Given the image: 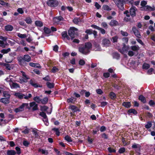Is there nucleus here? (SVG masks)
I'll use <instances>...</instances> for the list:
<instances>
[{"label":"nucleus","instance_id":"obj_1","mask_svg":"<svg viewBox=\"0 0 155 155\" xmlns=\"http://www.w3.org/2000/svg\"><path fill=\"white\" fill-rule=\"evenodd\" d=\"M92 47V44L90 42H86L84 44L81 45L78 47V51L81 53L87 55L90 52Z\"/></svg>","mask_w":155,"mask_h":155},{"label":"nucleus","instance_id":"obj_2","mask_svg":"<svg viewBox=\"0 0 155 155\" xmlns=\"http://www.w3.org/2000/svg\"><path fill=\"white\" fill-rule=\"evenodd\" d=\"M114 2L118 8L123 11L124 9V5L126 3V0H113Z\"/></svg>","mask_w":155,"mask_h":155},{"label":"nucleus","instance_id":"obj_3","mask_svg":"<svg viewBox=\"0 0 155 155\" xmlns=\"http://www.w3.org/2000/svg\"><path fill=\"white\" fill-rule=\"evenodd\" d=\"M28 106V103H23L19 107L15 108L14 111L16 113L22 111L24 110L25 108H27Z\"/></svg>","mask_w":155,"mask_h":155},{"label":"nucleus","instance_id":"obj_4","mask_svg":"<svg viewBox=\"0 0 155 155\" xmlns=\"http://www.w3.org/2000/svg\"><path fill=\"white\" fill-rule=\"evenodd\" d=\"M47 4L50 7H55L58 5V3L56 0H48L47 2Z\"/></svg>","mask_w":155,"mask_h":155},{"label":"nucleus","instance_id":"obj_5","mask_svg":"<svg viewBox=\"0 0 155 155\" xmlns=\"http://www.w3.org/2000/svg\"><path fill=\"white\" fill-rule=\"evenodd\" d=\"M6 80L7 81L9 82V84L11 88H14L19 87V86L18 84L17 83H13L10 78H7L6 79Z\"/></svg>","mask_w":155,"mask_h":155},{"label":"nucleus","instance_id":"obj_6","mask_svg":"<svg viewBox=\"0 0 155 155\" xmlns=\"http://www.w3.org/2000/svg\"><path fill=\"white\" fill-rule=\"evenodd\" d=\"M29 84L33 87H34L35 88H38V87H42V86L41 85H40V84H38L37 82L35 80L33 79H31L29 81Z\"/></svg>","mask_w":155,"mask_h":155},{"label":"nucleus","instance_id":"obj_7","mask_svg":"<svg viewBox=\"0 0 155 155\" xmlns=\"http://www.w3.org/2000/svg\"><path fill=\"white\" fill-rule=\"evenodd\" d=\"M141 10L146 11H153L155 10V7H151L148 5H146L143 7H141L140 8Z\"/></svg>","mask_w":155,"mask_h":155},{"label":"nucleus","instance_id":"obj_8","mask_svg":"<svg viewBox=\"0 0 155 155\" xmlns=\"http://www.w3.org/2000/svg\"><path fill=\"white\" fill-rule=\"evenodd\" d=\"M110 45V40L107 38H104L102 41V45L103 46L107 47L109 46Z\"/></svg>","mask_w":155,"mask_h":155},{"label":"nucleus","instance_id":"obj_9","mask_svg":"<svg viewBox=\"0 0 155 155\" xmlns=\"http://www.w3.org/2000/svg\"><path fill=\"white\" fill-rule=\"evenodd\" d=\"M21 73L22 74V77L21 80L22 82H26L27 81V80L30 79L29 77L23 71H21Z\"/></svg>","mask_w":155,"mask_h":155},{"label":"nucleus","instance_id":"obj_10","mask_svg":"<svg viewBox=\"0 0 155 155\" xmlns=\"http://www.w3.org/2000/svg\"><path fill=\"white\" fill-rule=\"evenodd\" d=\"M130 49L129 46H126L124 44L121 49L119 50V51L122 54H124L125 52H127Z\"/></svg>","mask_w":155,"mask_h":155},{"label":"nucleus","instance_id":"obj_11","mask_svg":"<svg viewBox=\"0 0 155 155\" xmlns=\"http://www.w3.org/2000/svg\"><path fill=\"white\" fill-rule=\"evenodd\" d=\"M30 106L33 110H35L38 109V104L35 102L30 103Z\"/></svg>","mask_w":155,"mask_h":155},{"label":"nucleus","instance_id":"obj_12","mask_svg":"<svg viewBox=\"0 0 155 155\" xmlns=\"http://www.w3.org/2000/svg\"><path fill=\"white\" fill-rule=\"evenodd\" d=\"M133 31L136 36L138 38H140L141 35L138 30L135 27H133L132 28Z\"/></svg>","mask_w":155,"mask_h":155},{"label":"nucleus","instance_id":"obj_13","mask_svg":"<svg viewBox=\"0 0 155 155\" xmlns=\"http://www.w3.org/2000/svg\"><path fill=\"white\" fill-rule=\"evenodd\" d=\"M137 10L136 8L134 7H132L130 8V12L132 16L134 17L136 15V11Z\"/></svg>","mask_w":155,"mask_h":155},{"label":"nucleus","instance_id":"obj_14","mask_svg":"<svg viewBox=\"0 0 155 155\" xmlns=\"http://www.w3.org/2000/svg\"><path fill=\"white\" fill-rule=\"evenodd\" d=\"M63 18L61 16L56 17L53 18L54 22L56 23H58L60 21L63 20Z\"/></svg>","mask_w":155,"mask_h":155},{"label":"nucleus","instance_id":"obj_15","mask_svg":"<svg viewBox=\"0 0 155 155\" xmlns=\"http://www.w3.org/2000/svg\"><path fill=\"white\" fill-rule=\"evenodd\" d=\"M69 35L71 37V39L73 40L74 38L75 31L72 29H70L68 31Z\"/></svg>","mask_w":155,"mask_h":155},{"label":"nucleus","instance_id":"obj_16","mask_svg":"<svg viewBox=\"0 0 155 155\" xmlns=\"http://www.w3.org/2000/svg\"><path fill=\"white\" fill-rule=\"evenodd\" d=\"M0 102L4 104H8L9 103V99L6 98H2L0 99Z\"/></svg>","mask_w":155,"mask_h":155},{"label":"nucleus","instance_id":"obj_17","mask_svg":"<svg viewBox=\"0 0 155 155\" xmlns=\"http://www.w3.org/2000/svg\"><path fill=\"white\" fill-rule=\"evenodd\" d=\"M109 25L112 26H116L118 25V22L116 20H112L109 24Z\"/></svg>","mask_w":155,"mask_h":155},{"label":"nucleus","instance_id":"obj_18","mask_svg":"<svg viewBox=\"0 0 155 155\" xmlns=\"http://www.w3.org/2000/svg\"><path fill=\"white\" fill-rule=\"evenodd\" d=\"M14 95L16 97L21 99L23 98L24 94L20 93H16Z\"/></svg>","mask_w":155,"mask_h":155},{"label":"nucleus","instance_id":"obj_19","mask_svg":"<svg viewBox=\"0 0 155 155\" xmlns=\"http://www.w3.org/2000/svg\"><path fill=\"white\" fill-rule=\"evenodd\" d=\"M5 28L6 31H11L13 30V27L12 25H8L5 26Z\"/></svg>","mask_w":155,"mask_h":155},{"label":"nucleus","instance_id":"obj_20","mask_svg":"<svg viewBox=\"0 0 155 155\" xmlns=\"http://www.w3.org/2000/svg\"><path fill=\"white\" fill-rule=\"evenodd\" d=\"M29 64L30 66L32 67L38 68H41L40 65L38 64H35L32 62H30L29 63Z\"/></svg>","mask_w":155,"mask_h":155},{"label":"nucleus","instance_id":"obj_21","mask_svg":"<svg viewBox=\"0 0 155 155\" xmlns=\"http://www.w3.org/2000/svg\"><path fill=\"white\" fill-rule=\"evenodd\" d=\"M130 49L134 51H137L139 50L140 47L138 45H135L131 46L130 47Z\"/></svg>","mask_w":155,"mask_h":155},{"label":"nucleus","instance_id":"obj_22","mask_svg":"<svg viewBox=\"0 0 155 155\" xmlns=\"http://www.w3.org/2000/svg\"><path fill=\"white\" fill-rule=\"evenodd\" d=\"M3 96L5 97V98H6L9 99L11 95L9 93L6 91H4L3 92Z\"/></svg>","mask_w":155,"mask_h":155},{"label":"nucleus","instance_id":"obj_23","mask_svg":"<svg viewBox=\"0 0 155 155\" xmlns=\"http://www.w3.org/2000/svg\"><path fill=\"white\" fill-rule=\"evenodd\" d=\"M24 60L27 62H29L31 61V57L28 55H25L23 58Z\"/></svg>","mask_w":155,"mask_h":155},{"label":"nucleus","instance_id":"obj_24","mask_svg":"<svg viewBox=\"0 0 155 155\" xmlns=\"http://www.w3.org/2000/svg\"><path fill=\"white\" fill-rule=\"evenodd\" d=\"M25 21L28 24H31L32 23V20L30 17L26 18L25 19Z\"/></svg>","mask_w":155,"mask_h":155},{"label":"nucleus","instance_id":"obj_25","mask_svg":"<svg viewBox=\"0 0 155 155\" xmlns=\"http://www.w3.org/2000/svg\"><path fill=\"white\" fill-rule=\"evenodd\" d=\"M16 153L15 151L14 150H8L7 152V155H15Z\"/></svg>","mask_w":155,"mask_h":155},{"label":"nucleus","instance_id":"obj_26","mask_svg":"<svg viewBox=\"0 0 155 155\" xmlns=\"http://www.w3.org/2000/svg\"><path fill=\"white\" fill-rule=\"evenodd\" d=\"M139 99L144 103L146 102V101L145 98L142 95H140L139 96Z\"/></svg>","mask_w":155,"mask_h":155},{"label":"nucleus","instance_id":"obj_27","mask_svg":"<svg viewBox=\"0 0 155 155\" xmlns=\"http://www.w3.org/2000/svg\"><path fill=\"white\" fill-rule=\"evenodd\" d=\"M35 25L39 27H41L43 25V24L42 22L39 21H36L35 22Z\"/></svg>","mask_w":155,"mask_h":155},{"label":"nucleus","instance_id":"obj_28","mask_svg":"<svg viewBox=\"0 0 155 155\" xmlns=\"http://www.w3.org/2000/svg\"><path fill=\"white\" fill-rule=\"evenodd\" d=\"M122 105L127 108H129L131 106V104L130 102H124Z\"/></svg>","mask_w":155,"mask_h":155},{"label":"nucleus","instance_id":"obj_29","mask_svg":"<svg viewBox=\"0 0 155 155\" xmlns=\"http://www.w3.org/2000/svg\"><path fill=\"white\" fill-rule=\"evenodd\" d=\"M10 48H8L7 49H3L1 50L0 51L2 53L4 54L8 53V52H10Z\"/></svg>","mask_w":155,"mask_h":155},{"label":"nucleus","instance_id":"obj_30","mask_svg":"<svg viewBox=\"0 0 155 155\" xmlns=\"http://www.w3.org/2000/svg\"><path fill=\"white\" fill-rule=\"evenodd\" d=\"M48 101V99L47 97H45L43 99H41V102L43 104H46Z\"/></svg>","mask_w":155,"mask_h":155},{"label":"nucleus","instance_id":"obj_31","mask_svg":"<svg viewBox=\"0 0 155 155\" xmlns=\"http://www.w3.org/2000/svg\"><path fill=\"white\" fill-rule=\"evenodd\" d=\"M33 100L38 103H41V99L39 96H36L33 98Z\"/></svg>","mask_w":155,"mask_h":155},{"label":"nucleus","instance_id":"obj_32","mask_svg":"<svg viewBox=\"0 0 155 155\" xmlns=\"http://www.w3.org/2000/svg\"><path fill=\"white\" fill-rule=\"evenodd\" d=\"M70 109L73 110L74 112L79 110L77 107L74 105H71L70 107Z\"/></svg>","mask_w":155,"mask_h":155},{"label":"nucleus","instance_id":"obj_33","mask_svg":"<svg viewBox=\"0 0 155 155\" xmlns=\"http://www.w3.org/2000/svg\"><path fill=\"white\" fill-rule=\"evenodd\" d=\"M46 84L48 87L50 88H53L54 87V84L53 83H51L49 82H47Z\"/></svg>","mask_w":155,"mask_h":155},{"label":"nucleus","instance_id":"obj_34","mask_svg":"<svg viewBox=\"0 0 155 155\" xmlns=\"http://www.w3.org/2000/svg\"><path fill=\"white\" fill-rule=\"evenodd\" d=\"M152 126V123L150 121L147 122V124L145 125V128L147 129H148L150 128Z\"/></svg>","mask_w":155,"mask_h":155},{"label":"nucleus","instance_id":"obj_35","mask_svg":"<svg viewBox=\"0 0 155 155\" xmlns=\"http://www.w3.org/2000/svg\"><path fill=\"white\" fill-rule=\"evenodd\" d=\"M44 31L45 33L47 34H49L51 32L50 29L46 27H44Z\"/></svg>","mask_w":155,"mask_h":155},{"label":"nucleus","instance_id":"obj_36","mask_svg":"<svg viewBox=\"0 0 155 155\" xmlns=\"http://www.w3.org/2000/svg\"><path fill=\"white\" fill-rule=\"evenodd\" d=\"M52 130L54 131V132L55 133V134L57 136H59L60 135V132L59 131L58 129L56 128H54L52 129Z\"/></svg>","mask_w":155,"mask_h":155},{"label":"nucleus","instance_id":"obj_37","mask_svg":"<svg viewBox=\"0 0 155 155\" xmlns=\"http://www.w3.org/2000/svg\"><path fill=\"white\" fill-rule=\"evenodd\" d=\"M76 100V99L73 97H71V98L68 99L67 100V101L68 103H73Z\"/></svg>","mask_w":155,"mask_h":155},{"label":"nucleus","instance_id":"obj_38","mask_svg":"<svg viewBox=\"0 0 155 155\" xmlns=\"http://www.w3.org/2000/svg\"><path fill=\"white\" fill-rule=\"evenodd\" d=\"M128 112L129 114L133 113L135 115L137 113V111L136 110L132 109L129 110Z\"/></svg>","mask_w":155,"mask_h":155},{"label":"nucleus","instance_id":"obj_39","mask_svg":"<svg viewBox=\"0 0 155 155\" xmlns=\"http://www.w3.org/2000/svg\"><path fill=\"white\" fill-rule=\"evenodd\" d=\"M8 45L7 43L5 44L3 41L0 40V46L3 48H4L6 46Z\"/></svg>","mask_w":155,"mask_h":155},{"label":"nucleus","instance_id":"obj_40","mask_svg":"<svg viewBox=\"0 0 155 155\" xmlns=\"http://www.w3.org/2000/svg\"><path fill=\"white\" fill-rule=\"evenodd\" d=\"M110 98L112 99H114L116 97V94L113 92H111L110 93Z\"/></svg>","mask_w":155,"mask_h":155},{"label":"nucleus","instance_id":"obj_41","mask_svg":"<svg viewBox=\"0 0 155 155\" xmlns=\"http://www.w3.org/2000/svg\"><path fill=\"white\" fill-rule=\"evenodd\" d=\"M150 67V65L146 63H144L143 65V69H147Z\"/></svg>","mask_w":155,"mask_h":155},{"label":"nucleus","instance_id":"obj_42","mask_svg":"<svg viewBox=\"0 0 155 155\" xmlns=\"http://www.w3.org/2000/svg\"><path fill=\"white\" fill-rule=\"evenodd\" d=\"M38 151L41 152V153H42L43 154H46L47 155L48 153V152L47 151H46L45 150H43L42 149H39L38 150Z\"/></svg>","mask_w":155,"mask_h":155},{"label":"nucleus","instance_id":"obj_43","mask_svg":"<svg viewBox=\"0 0 155 155\" xmlns=\"http://www.w3.org/2000/svg\"><path fill=\"white\" fill-rule=\"evenodd\" d=\"M17 35L19 37L22 38H25L27 36L25 34H22L20 33H18Z\"/></svg>","mask_w":155,"mask_h":155},{"label":"nucleus","instance_id":"obj_44","mask_svg":"<svg viewBox=\"0 0 155 155\" xmlns=\"http://www.w3.org/2000/svg\"><path fill=\"white\" fill-rule=\"evenodd\" d=\"M118 37L117 36H115L112 38V40L113 43L117 42Z\"/></svg>","mask_w":155,"mask_h":155},{"label":"nucleus","instance_id":"obj_45","mask_svg":"<svg viewBox=\"0 0 155 155\" xmlns=\"http://www.w3.org/2000/svg\"><path fill=\"white\" fill-rule=\"evenodd\" d=\"M23 96V98H24L25 99L28 100L31 97L32 95L31 94H28V95H25L24 94V96Z\"/></svg>","mask_w":155,"mask_h":155},{"label":"nucleus","instance_id":"obj_46","mask_svg":"<svg viewBox=\"0 0 155 155\" xmlns=\"http://www.w3.org/2000/svg\"><path fill=\"white\" fill-rule=\"evenodd\" d=\"M113 57L116 59H118L120 58V55L117 53H115L113 54Z\"/></svg>","mask_w":155,"mask_h":155},{"label":"nucleus","instance_id":"obj_47","mask_svg":"<svg viewBox=\"0 0 155 155\" xmlns=\"http://www.w3.org/2000/svg\"><path fill=\"white\" fill-rule=\"evenodd\" d=\"M101 26L105 29H107L108 28V25L105 22H102L101 25Z\"/></svg>","mask_w":155,"mask_h":155},{"label":"nucleus","instance_id":"obj_48","mask_svg":"<svg viewBox=\"0 0 155 155\" xmlns=\"http://www.w3.org/2000/svg\"><path fill=\"white\" fill-rule=\"evenodd\" d=\"M65 139L69 142H71L72 141L71 138L68 135L66 136L65 137Z\"/></svg>","mask_w":155,"mask_h":155},{"label":"nucleus","instance_id":"obj_49","mask_svg":"<svg viewBox=\"0 0 155 155\" xmlns=\"http://www.w3.org/2000/svg\"><path fill=\"white\" fill-rule=\"evenodd\" d=\"M103 8L104 10L107 11H109L111 10V8L107 5H103Z\"/></svg>","mask_w":155,"mask_h":155},{"label":"nucleus","instance_id":"obj_50","mask_svg":"<svg viewBox=\"0 0 155 155\" xmlns=\"http://www.w3.org/2000/svg\"><path fill=\"white\" fill-rule=\"evenodd\" d=\"M98 30L100 31V32L102 34H104L106 33V31L103 28L99 27Z\"/></svg>","mask_w":155,"mask_h":155},{"label":"nucleus","instance_id":"obj_51","mask_svg":"<svg viewBox=\"0 0 155 155\" xmlns=\"http://www.w3.org/2000/svg\"><path fill=\"white\" fill-rule=\"evenodd\" d=\"M43 121L44 122L46 126H48L49 125L48 122V120L47 117H45L43 119Z\"/></svg>","mask_w":155,"mask_h":155},{"label":"nucleus","instance_id":"obj_52","mask_svg":"<svg viewBox=\"0 0 155 155\" xmlns=\"http://www.w3.org/2000/svg\"><path fill=\"white\" fill-rule=\"evenodd\" d=\"M0 4L4 6H8V3H5L2 0H0Z\"/></svg>","mask_w":155,"mask_h":155},{"label":"nucleus","instance_id":"obj_53","mask_svg":"<svg viewBox=\"0 0 155 155\" xmlns=\"http://www.w3.org/2000/svg\"><path fill=\"white\" fill-rule=\"evenodd\" d=\"M18 13L20 14H23L24 13V11L21 8H19L17 9Z\"/></svg>","mask_w":155,"mask_h":155},{"label":"nucleus","instance_id":"obj_54","mask_svg":"<svg viewBox=\"0 0 155 155\" xmlns=\"http://www.w3.org/2000/svg\"><path fill=\"white\" fill-rule=\"evenodd\" d=\"M58 71V69L56 67H54L52 69L51 71L53 73H55V72Z\"/></svg>","mask_w":155,"mask_h":155},{"label":"nucleus","instance_id":"obj_55","mask_svg":"<svg viewBox=\"0 0 155 155\" xmlns=\"http://www.w3.org/2000/svg\"><path fill=\"white\" fill-rule=\"evenodd\" d=\"M147 4V1H143L141 2L140 5L142 6L141 7H143L145 6Z\"/></svg>","mask_w":155,"mask_h":155},{"label":"nucleus","instance_id":"obj_56","mask_svg":"<svg viewBox=\"0 0 155 155\" xmlns=\"http://www.w3.org/2000/svg\"><path fill=\"white\" fill-rule=\"evenodd\" d=\"M140 146L138 144H137L136 143L134 144L132 146V147L133 148H137L138 147H140Z\"/></svg>","mask_w":155,"mask_h":155},{"label":"nucleus","instance_id":"obj_57","mask_svg":"<svg viewBox=\"0 0 155 155\" xmlns=\"http://www.w3.org/2000/svg\"><path fill=\"white\" fill-rule=\"evenodd\" d=\"M15 150L17 151V153L18 154H20L21 153L20 149L18 147H15Z\"/></svg>","mask_w":155,"mask_h":155},{"label":"nucleus","instance_id":"obj_58","mask_svg":"<svg viewBox=\"0 0 155 155\" xmlns=\"http://www.w3.org/2000/svg\"><path fill=\"white\" fill-rule=\"evenodd\" d=\"M62 36L63 38H65L68 35L67 32L66 31H64L62 33Z\"/></svg>","mask_w":155,"mask_h":155},{"label":"nucleus","instance_id":"obj_59","mask_svg":"<svg viewBox=\"0 0 155 155\" xmlns=\"http://www.w3.org/2000/svg\"><path fill=\"white\" fill-rule=\"evenodd\" d=\"M40 115L41 117H42L43 118V119L45 117H47V116L46 115V114L45 112H43L40 113Z\"/></svg>","mask_w":155,"mask_h":155},{"label":"nucleus","instance_id":"obj_60","mask_svg":"<svg viewBox=\"0 0 155 155\" xmlns=\"http://www.w3.org/2000/svg\"><path fill=\"white\" fill-rule=\"evenodd\" d=\"M80 19L78 18H74L73 20V22L76 24L78 23Z\"/></svg>","mask_w":155,"mask_h":155},{"label":"nucleus","instance_id":"obj_61","mask_svg":"<svg viewBox=\"0 0 155 155\" xmlns=\"http://www.w3.org/2000/svg\"><path fill=\"white\" fill-rule=\"evenodd\" d=\"M121 33L122 35L124 36H127L128 35V34L127 32L125 31H121Z\"/></svg>","mask_w":155,"mask_h":155},{"label":"nucleus","instance_id":"obj_62","mask_svg":"<svg viewBox=\"0 0 155 155\" xmlns=\"http://www.w3.org/2000/svg\"><path fill=\"white\" fill-rule=\"evenodd\" d=\"M125 151V149L124 147L120 148L119 149V152L120 153H124Z\"/></svg>","mask_w":155,"mask_h":155},{"label":"nucleus","instance_id":"obj_63","mask_svg":"<svg viewBox=\"0 0 155 155\" xmlns=\"http://www.w3.org/2000/svg\"><path fill=\"white\" fill-rule=\"evenodd\" d=\"M85 63V62L84 61V60H83L82 59L80 60L79 61V64L80 65H84Z\"/></svg>","mask_w":155,"mask_h":155},{"label":"nucleus","instance_id":"obj_64","mask_svg":"<svg viewBox=\"0 0 155 155\" xmlns=\"http://www.w3.org/2000/svg\"><path fill=\"white\" fill-rule=\"evenodd\" d=\"M134 53L132 51H128V55L130 57L133 56L134 55Z\"/></svg>","mask_w":155,"mask_h":155}]
</instances>
